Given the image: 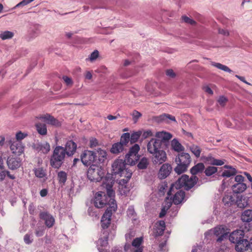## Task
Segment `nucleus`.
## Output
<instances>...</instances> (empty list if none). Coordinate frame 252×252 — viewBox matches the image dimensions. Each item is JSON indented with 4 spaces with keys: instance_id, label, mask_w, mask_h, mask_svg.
<instances>
[{
    "instance_id": "obj_35",
    "label": "nucleus",
    "mask_w": 252,
    "mask_h": 252,
    "mask_svg": "<svg viewBox=\"0 0 252 252\" xmlns=\"http://www.w3.org/2000/svg\"><path fill=\"white\" fill-rule=\"evenodd\" d=\"M169 196L167 194V196L166 197L165 200V205L162 207L160 213H159V218L163 217L166 213L168 209L171 207L172 205V202L171 201H168L169 200Z\"/></svg>"
},
{
    "instance_id": "obj_46",
    "label": "nucleus",
    "mask_w": 252,
    "mask_h": 252,
    "mask_svg": "<svg viewBox=\"0 0 252 252\" xmlns=\"http://www.w3.org/2000/svg\"><path fill=\"white\" fill-rule=\"evenodd\" d=\"M222 201L225 205L229 206L234 201V198L231 195L226 194L222 199Z\"/></svg>"
},
{
    "instance_id": "obj_12",
    "label": "nucleus",
    "mask_w": 252,
    "mask_h": 252,
    "mask_svg": "<svg viewBox=\"0 0 252 252\" xmlns=\"http://www.w3.org/2000/svg\"><path fill=\"white\" fill-rule=\"evenodd\" d=\"M142 240V238H137L132 241L131 246L129 244H126L125 246V251L129 252V250L132 247L133 252H142V248L140 247Z\"/></svg>"
},
{
    "instance_id": "obj_55",
    "label": "nucleus",
    "mask_w": 252,
    "mask_h": 252,
    "mask_svg": "<svg viewBox=\"0 0 252 252\" xmlns=\"http://www.w3.org/2000/svg\"><path fill=\"white\" fill-rule=\"evenodd\" d=\"M182 20L186 23L189 24L190 25H194L195 22L191 19H190L186 16H182Z\"/></svg>"
},
{
    "instance_id": "obj_7",
    "label": "nucleus",
    "mask_w": 252,
    "mask_h": 252,
    "mask_svg": "<svg viewBox=\"0 0 252 252\" xmlns=\"http://www.w3.org/2000/svg\"><path fill=\"white\" fill-rule=\"evenodd\" d=\"M114 184V180L112 179V178L110 177H106L103 180L102 184V186L105 188L107 191V195L106 196L109 198V200L108 202V205H109V207L111 206H112V199L115 201V203H116V201L114 199V197L115 196V191L112 189L113 185Z\"/></svg>"
},
{
    "instance_id": "obj_30",
    "label": "nucleus",
    "mask_w": 252,
    "mask_h": 252,
    "mask_svg": "<svg viewBox=\"0 0 252 252\" xmlns=\"http://www.w3.org/2000/svg\"><path fill=\"white\" fill-rule=\"evenodd\" d=\"M119 175L121 177L126 178V179H123L122 180L124 183H126L131 177L132 171L125 167Z\"/></svg>"
},
{
    "instance_id": "obj_1",
    "label": "nucleus",
    "mask_w": 252,
    "mask_h": 252,
    "mask_svg": "<svg viewBox=\"0 0 252 252\" xmlns=\"http://www.w3.org/2000/svg\"><path fill=\"white\" fill-rule=\"evenodd\" d=\"M112 206L108 208L102 216L101 220V224L102 228L100 237L97 242V246L98 250L99 252H109L108 249V239L110 237L113 239L115 235V227L113 225L111 226L110 232L107 229L110 225L111 218L113 212L117 210V204L115 203V201L113 199Z\"/></svg>"
},
{
    "instance_id": "obj_14",
    "label": "nucleus",
    "mask_w": 252,
    "mask_h": 252,
    "mask_svg": "<svg viewBox=\"0 0 252 252\" xmlns=\"http://www.w3.org/2000/svg\"><path fill=\"white\" fill-rule=\"evenodd\" d=\"M125 166L126 163L123 159H116L112 165L113 174H120Z\"/></svg>"
},
{
    "instance_id": "obj_32",
    "label": "nucleus",
    "mask_w": 252,
    "mask_h": 252,
    "mask_svg": "<svg viewBox=\"0 0 252 252\" xmlns=\"http://www.w3.org/2000/svg\"><path fill=\"white\" fill-rule=\"evenodd\" d=\"M241 220L243 222H249L252 220V210H247L241 215Z\"/></svg>"
},
{
    "instance_id": "obj_5",
    "label": "nucleus",
    "mask_w": 252,
    "mask_h": 252,
    "mask_svg": "<svg viewBox=\"0 0 252 252\" xmlns=\"http://www.w3.org/2000/svg\"><path fill=\"white\" fill-rule=\"evenodd\" d=\"M104 173L101 166L91 165L87 172V177L91 181L99 182L102 179Z\"/></svg>"
},
{
    "instance_id": "obj_56",
    "label": "nucleus",
    "mask_w": 252,
    "mask_h": 252,
    "mask_svg": "<svg viewBox=\"0 0 252 252\" xmlns=\"http://www.w3.org/2000/svg\"><path fill=\"white\" fill-rule=\"evenodd\" d=\"M27 134L19 131L17 132L16 135V140H19L21 141V140L25 138L27 136Z\"/></svg>"
},
{
    "instance_id": "obj_63",
    "label": "nucleus",
    "mask_w": 252,
    "mask_h": 252,
    "mask_svg": "<svg viewBox=\"0 0 252 252\" xmlns=\"http://www.w3.org/2000/svg\"><path fill=\"white\" fill-rule=\"evenodd\" d=\"M166 74L167 76L171 77L174 78L176 76V74L172 69H168L166 71Z\"/></svg>"
},
{
    "instance_id": "obj_25",
    "label": "nucleus",
    "mask_w": 252,
    "mask_h": 252,
    "mask_svg": "<svg viewBox=\"0 0 252 252\" xmlns=\"http://www.w3.org/2000/svg\"><path fill=\"white\" fill-rule=\"evenodd\" d=\"M97 161L96 163H103L107 159V153L105 150L98 148L96 150Z\"/></svg>"
},
{
    "instance_id": "obj_62",
    "label": "nucleus",
    "mask_w": 252,
    "mask_h": 252,
    "mask_svg": "<svg viewBox=\"0 0 252 252\" xmlns=\"http://www.w3.org/2000/svg\"><path fill=\"white\" fill-rule=\"evenodd\" d=\"M227 99L223 96H220L218 100L219 104L222 106H223L224 105Z\"/></svg>"
},
{
    "instance_id": "obj_59",
    "label": "nucleus",
    "mask_w": 252,
    "mask_h": 252,
    "mask_svg": "<svg viewBox=\"0 0 252 252\" xmlns=\"http://www.w3.org/2000/svg\"><path fill=\"white\" fill-rule=\"evenodd\" d=\"M127 215L129 217H132L135 215V211L132 206L129 207L127 210Z\"/></svg>"
},
{
    "instance_id": "obj_44",
    "label": "nucleus",
    "mask_w": 252,
    "mask_h": 252,
    "mask_svg": "<svg viewBox=\"0 0 252 252\" xmlns=\"http://www.w3.org/2000/svg\"><path fill=\"white\" fill-rule=\"evenodd\" d=\"M189 149L196 157L198 158L200 157L201 149L199 146L193 144L189 147Z\"/></svg>"
},
{
    "instance_id": "obj_39",
    "label": "nucleus",
    "mask_w": 252,
    "mask_h": 252,
    "mask_svg": "<svg viewBox=\"0 0 252 252\" xmlns=\"http://www.w3.org/2000/svg\"><path fill=\"white\" fill-rule=\"evenodd\" d=\"M36 130L39 134L42 135H45L47 134V130L45 124L38 123L35 125Z\"/></svg>"
},
{
    "instance_id": "obj_15",
    "label": "nucleus",
    "mask_w": 252,
    "mask_h": 252,
    "mask_svg": "<svg viewBox=\"0 0 252 252\" xmlns=\"http://www.w3.org/2000/svg\"><path fill=\"white\" fill-rule=\"evenodd\" d=\"M172 170L171 165L169 163H164L160 167L158 173V177L160 179L166 178L171 173Z\"/></svg>"
},
{
    "instance_id": "obj_41",
    "label": "nucleus",
    "mask_w": 252,
    "mask_h": 252,
    "mask_svg": "<svg viewBox=\"0 0 252 252\" xmlns=\"http://www.w3.org/2000/svg\"><path fill=\"white\" fill-rule=\"evenodd\" d=\"M129 141H130V134L129 133H124L122 135L119 143H121L122 145L125 147Z\"/></svg>"
},
{
    "instance_id": "obj_2",
    "label": "nucleus",
    "mask_w": 252,
    "mask_h": 252,
    "mask_svg": "<svg viewBox=\"0 0 252 252\" xmlns=\"http://www.w3.org/2000/svg\"><path fill=\"white\" fill-rule=\"evenodd\" d=\"M198 178L195 176H191L189 178V176L186 175H182L174 184L171 185L168 191V196L171 194L172 191L174 189H177L183 188L186 190H189L194 186Z\"/></svg>"
},
{
    "instance_id": "obj_61",
    "label": "nucleus",
    "mask_w": 252,
    "mask_h": 252,
    "mask_svg": "<svg viewBox=\"0 0 252 252\" xmlns=\"http://www.w3.org/2000/svg\"><path fill=\"white\" fill-rule=\"evenodd\" d=\"M63 79L64 81V82L66 83L67 85H72L73 83L72 80L71 78L68 77L66 76H64L63 77Z\"/></svg>"
},
{
    "instance_id": "obj_11",
    "label": "nucleus",
    "mask_w": 252,
    "mask_h": 252,
    "mask_svg": "<svg viewBox=\"0 0 252 252\" xmlns=\"http://www.w3.org/2000/svg\"><path fill=\"white\" fill-rule=\"evenodd\" d=\"M161 140L155 138H152L147 144V150L149 153L152 154L161 149Z\"/></svg>"
},
{
    "instance_id": "obj_42",
    "label": "nucleus",
    "mask_w": 252,
    "mask_h": 252,
    "mask_svg": "<svg viewBox=\"0 0 252 252\" xmlns=\"http://www.w3.org/2000/svg\"><path fill=\"white\" fill-rule=\"evenodd\" d=\"M58 179L60 184L64 185L67 180V174L63 171H61L58 173Z\"/></svg>"
},
{
    "instance_id": "obj_4",
    "label": "nucleus",
    "mask_w": 252,
    "mask_h": 252,
    "mask_svg": "<svg viewBox=\"0 0 252 252\" xmlns=\"http://www.w3.org/2000/svg\"><path fill=\"white\" fill-rule=\"evenodd\" d=\"M175 162L177 166L175 168V171L180 174L186 171L191 162L190 155L187 153H181L175 158Z\"/></svg>"
},
{
    "instance_id": "obj_38",
    "label": "nucleus",
    "mask_w": 252,
    "mask_h": 252,
    "mask_svg": "<svg viewBox=\"0 0 252 252\" xmlns=\"http://www.w3.org/2000/svg\"><path fill=\"white\" fill-rule=\"evenodd\" d=\"M211 64L212 66L225 72H227L230 73L233 72V71L230 69L227 66L223 65L220 63L212 62H211Z\"/></svg>"
},
{
    "instance_id": "obj_29",
    "label": "nucleus",
    "mask_w": 252,
    "mask_h": 252,
    "mask_svg": "<svg viewBox=\"0 0 252 252\" xmlns=\"http://www.w3.org/2000/svg\"><path fill=\"white\" fill-rule=\"evenodd\" d=\"M124 148L121 143L117 142L112 145L110 152L114 154H118L124 151Z\"/></svg>"
},
{
    "instance_id": "obj_36",
    "label": "nucleus",
    "mask_w": 252,
    "mask_h": 252,
    "mask_svg": "<svg viewBox=\"0 0 252 252\" xmlns=\"http://www.w3.org/2000/svg\"><path fill=\"white\" fill-rule=\"evenodd\" d=\"M205 166L203 163H199L193 166L190 169V172L192 176H195L196 174L201 172L204 169Z\"/></svg>"
},
{
    "instance_id": "obj_57",
    "label": "nucleus",
    "mask_w": 252,
    "mask_h": 252,
    "mask_svg": "<svg viewBox=\"0 0 252 252\" xmlns=\"http://www.w3.org/2000/svg\"><path fill=\"white\" fill-rule=\"evenodd\" d=\"M218 32L225 36H228L229 35V31L225 29H218Z\"/></svg>"
},
{
    "instance_id": "obj_10",
    "label": "nucleus",
    "mask_w": 252,
    "mask_h": 252,
    "mask_svg": "<svg viewBox=\"0 0 252 252\" xmlns=\"http://www.w3.org/2000/svg\"><path fill=\"white\" fill-rule=\"evenodd\" d=\"M103 192H97L95 194L94 200V203L95 207L97 208H102L104 207L105 205L107 204H108V202L107 201V197L104 194L103 195Z\"/></svg>"
},
{
    "instance_id": "obj_23",
    "label": "nucleus",
    "mask_w": 252,
    "mask_h": 252,
    "mask_svg": "<svg viewBox=\"0 0 252 252\" xmlns=\"http://www.w3.org/2000/svg\"><path fill=\"white\" fill-rule=\"evenodd\" d=\"M165 228V223L163 220H159L155 224L154 233L155 236L162 235Z\"/></svg>"
},
{
    "instance_id": "obj_17",
    "label": "nucleus",
    "mask_w": 252,
    "mask_h": 252,
    "mask_svg": "<svg viewBox=\"0 0 252 252\" xmlns=\"http://www.w3.org/2000/svg\"><path fill=\"white\" fill-rule=\"evenodd\" d=\"M64 149L65 150L67 156L68 157H71L76 152L77 144L72 140H68L65 143Z\"/></svg>"
},
{
    "instance_id": "obj_13",
    "label": "nucleus",
    "mask_w": 252,
    "mask_h": 252,
    "mask_svg": "<svg viewBox=\"0 0 252 252\" xmlns=\"http://www.w3.org/2000/svg\"><path fill=\"white\" fill-rule=\"evenodd\" d=\"M244 236L245 232L243 230H236L229 235V239L231 242L237 244L244 238Z\"/></svg>"
},
{
    "instance_id": "obj_50",
    "label": "nucleus",
    "mask_w": 252,
    "mask_h": 252,
    "mask_svg": "<svg viewBox=\"0 0 252 252\" xmlns=\"http://www.w3.org/2000/svg\"><path fill=\"white\" fill-rule=\"evenodd\" d=\"M132 116L133 121L136 123L138 121V120L141 117L142 114L139 112L134 110L132 113Z\"/></svg>"
},
{
    "instance_id": "obj_40",
    "label": "nucleus",
    "mask_w": 252,
    "mask_h": 252,
    "mask_svg": "<svg viewBox=\"0 0 252 252\" xmlns=\"http://www.w3.org/2000/svg\"><path fill=\"white\" fill-rule=\"evenodd\" d=\"M14 33L12 32L5 31L0 33V38L3 40L11 39L14 36Z\"/></svg>"
},
{
    "instance_id": "obj_48",
    "label": "nucleus",
    "mask_w": 252,
    "mask_h": 252,
    "mask_svg": "<svg viewBox=\"0 0 252 252\" xmlns=\"http://www.w3.org/2000/svg\"><path fill=\"white\" fill-rule=\"evenodd\" d=\"M217 171V168L214 166H209L205 170L206 176H211Z\"/></svg>"
},
{
    "instance_id": "obj_21",
    "label": "nucleus",
    "mask_w": 252,
    "mask_h": 252,
    "mask_svg": "<svg viewBox=\"0 0 252 252\" xmlns=\"http://www.w3.org/2000/svg\"><path fill=\"white\" fill-rule=\"evenodd\" d=\"M21 161L20 158L17 157H9L7 160V164L9 168L14 170L21 166Z\"/></svg>"
},
{
    "instance_id": "obj_53",
    "label": "nucleus",
    "mask_w": 252,
    "mask_h": 252,
    "mask_svg": "<svg viewBox=\"0 0 252 252\" xmlns=\"http://www.w3.org/2000/svg\"><path fill=\"white\" fill-rule=\"evenodd\" d=\"M99 53L97 50H94L90 56L89 60L91 61H93L96 59V58L98 57Z\"/></svg>"
},
{
    "instance_id": "obj_28",
    "label": "nucleus",
    "mask_w": 252,
    "mask_h": 252,
    "mask_svg": "<svg viewBox=\"0 0 252 252\" xmlns=\"http://www.w3.org/2000/svg\"><path fill=\"white\" fill-rule=\"evenodd\" d=\"M247 189V185L244 183H239L232 186L233 191L236 193H239L244 191Z\"/></svg>"
},
{
    "instance_id": "obj_33",
    "label": "nucleus",
    "mask_w": 252,
    "mask_h": 252,
    "mask_svg": "<svg viewBox=\"0 0 252 252\" xmlns=\"http://www.w3.org/2000/svg\"><path fill=\"white\" fill-rule=\"evenodd\" d=\"M36 149L43 154H47L50 150V146L47 142L39 143L36 146Z\"/></svg>"
},
{
    "instance_id": "obj_3",
    "label": "nucleus",
    "mask_w": 252,
    "mask_h": 252,
    "mask_svg": "<svg viewBox=\"0 0 252 252\" xmlns=\"http://www.w3.org/2000/svg\"><path fill=\"white\" fill-rule=\"evenodd\" d=\"M67 156L64 147L61 146H57L51 157V165L55 168H59L63 163L65 156Z\"/></svg>"
},
{
    "instance_id": "obj_37",
    "label": "nucleus",
    "mask_w": 252,
    "mask_h": 252,
    "mask_svg": "<svg viewBox=\"0 0 252 252\" xmlns=\"http://www.w3.org/2000/svg\"><path fill=\"white\" fill-rule=\"evenodd\" d=\"M155 136L158 138H160L161 140L164 141H167L170 139L172 135L169 132H166L164 131H159L157 132L156 133Z\"/></svg>"
},
{
    "instance_id": "obj_45",
    "label": "nucleus",
    "mask_w": 252,
    "mask_h": 252,
    "mask_svg": "<svg viewBox=\"0 0 252 252\" xmlns=\"http://www.w3.org/2000/svg\"><path fill=\"white\" fill-rule=\"evenodd\" d=\"M149 164L148 159L146 158H143L138 163L137 167L139 169H146Z\"/></svg>"
},
{
    "instance_id": "obj_22",
    "label": "nucleus",
    "mask_w": 252,
    "mask_h": 252,
    "mask_svg": "<svg viewBox=\"0 0 252 252\" xmlns=\"http://www.w3.org/2000/svg\"><path fill=\"white\" fill-rule=\"evenodd\" d=\"M214 234L218 237V242H221L227 236V233L225 232L224 228L219 226L215 228L214 230Z\"/></svg>"
},
{
    "instance_id": "obj_9",
    "label": "nucleus",
    "mask_w": 252,
    "mask_h": 252,
    "mask_svg": "<svg viewBox=\"0 0 252 252\" xmlns=\"http://www.w3.org/2000/svg\"><path fill=\"white\" fill-rule=\"evenodd\" d=\"M152 161L154 164H161L165 162L167 159V154L166 152L160 150L151 154Z\"/></svg>"
},
{
    "instance_id": "obj_16",
    "label": "nucleus",
    "mask_w": 252,
    "mask_h": 252,
    "mask_svg": "<svg viewBox=\"0 0 252 252\" xmlns=\"http://www.w3.org/2000/svg\"><path fill=\"white\" fill-rule=\"evenodd\" d=\"M174 192V190H172V193L169 195V200L168 201H171L172 203H174L175 204H179L182 202L183 200L185 193V192L182 190H178L174 195L173 198L171 196L172 194V192Z\"/></svg>"
},
{
    "instance_id": "obj_8",
    "label": "nucleus",
    "mask_w": 252,
    "mask_h": 252,
    "mask_svg": "<svg viewBox=\"0 0 252 252\" xmlns=\"http://www.w3.org/2000/svg\"><path fill=\"white\" fill-rule=\"evenodd\" d=\"M82 163L85 166H89L97 161V155L95 152L90 150H85L80 156Z\"/></svg>"
},
{
    "instance_id": "obj_49",
    "label": "nucleus",
    "mask_w": 252,
    "mask_h": 252,
    "mask_svg": "<svg viewBox=\"0 0 252 252\" xmlns=\"http://www.w3.org/2000/svg\"><path fill=\"white\" fill-rule=\"evenodd\" d=\"M210 163L214 165H222L224 163L222 160L215 159L214 158H210Z\"/></svg>"
},
{
    "instance_id": "obj_47",
    "label": "nucleus",
    "mask_w": 252,
    "mask_h": 252,
    "mask_svg": "<svg viewBox=\"0 0 252 252\" xmlns=\"http://www.w3.org/2000/svg\"><path fill=\"white\" fill-rule=\"evenodd\" d=\"M34 172L36 177L42 178L45 176L46 173L42 168H38L34 169Z\"/></svg>"
},
{
    "instance_id": "obj_6",
    "label": "nucleus",
    "mask_w": 252,
    "mask_h": 252,
    "mask_svg": "<svg viewBox=\"0 0 252 252\" xmlns=\"http://www.w3.org/2000/svg\"><path fill=\"white\" fill-rule=\"evenodd\" d=\"M139 150V146L137 144H135L130 148L129 152L126 155L124 160L125 163L130 165H135L139 159V156L138 155Z\"/></svg>"
},
{
    "instance_id": "obj_43",
    "label": "nucleus",
    "mask_w": 252,
    "mask_h": 252,
    "mask_svg": "<svg viewBox=\"0 0 252 252\" xmlns=\"http://www.w3.org/2000/svg\"><path fill=\"white\" fill-rule=\"evenodd\" d=\"M142 134V131L139 130L136 132H134L130 135V142L131 144H133L137 141Z\"/></svg>"
},
{
    "instance_id": "obj_26",
    "label": "nucleus",
    "mask_w": 252,
    "mask_h": 252,
    "mask_svg": "<svg viewBox=\"0 0 252 252\" xmlns=\"http://www.w3.org/2000/svg\"><path fill=\"white\" fill-rule=\"evenodd\" d=\"M237 206L240 208H244L250 204L249 198L247 196H241L238 197L236 201Z\"/></svg>"
},
{
    "instance_id": "obj_54",
    "label": "nucleus",
    "mask_w": 252,
    "mask_h": 252,
    "mask_svg": "<svg viewBox=\"0 0 252 252\" xmlns=\"http://www.w3.org/2000/svg\"><path fill=\"white\" fill-rule=\"evenodd\" d=\"M167 251L166 242L160 243L158 246L159 252H166Z\"/></svg>"
},
{
    "instance_id": "obj_31",
    "label": "nucleus",
    "mask_w": 252,
    "mask_h": 252,
    "mask_svg": "<svg viewBox=\"0 0 252 252\" xmlns=\"http://www.w3.org/2000/svg\"><path fill=\"white\" fill-rule=\"evenodd\" d=\"M158 121L159 122H164L169 123L170 121L176 122L175 117L168 114H163L158 117Z\"/></svg>"
},
{
    "instance_id": "obj_20",
    "label": "nucleus",
    "mask_w": 252,
    "mask_h": 252,
    "mask_svg": "<svg viewBox=\"0 0 252 252\" xmlns=\"http://www.w3.org/2000/svg\"><path fill=\"white\" fill-rule=\"evenodd\" d=\"M40 119L43 120L47 124L52 125L53 126L59 127L61 126V123L54 117L50 115L47 114L43 116L40 117Z\"/></svg>"
},
{
    "instance_id": "obj_24",
    "label": "nucleus",
    "mask_w": 252,
    "mask_h": 252,
    "mask_svg": "<svg viewBox=\"0 0 252 252\" xmlns=\"http://www.w3.org/2000/svg\"><path fill=\"white\" fill-rule=\"evenodd\" d=\"M249 241L245 238L242 239L240 242L235 245V250L237 252H242L248 251Z\"/></svg>"
},
{
    "instance_id": "obj_60",
    "label": "nucleus",
    "mask_w": 252,
    "mask_h": 252,
    "mask_svg": "<svg viewBox=\"0 0 252 252\" xmlns=\"http://www.w3.org/2000/svg\"><path fill=\"white\" fill-rule=\"evenodd\" d=\"M141 135L144 139H146L150 136H152L153 135V133L151 130H148L144 131L143 133H142Z\"/></svg>"
},
{
    "instance_id": "obj_51",
    "label": "nucleus",
    "mask_w": 252,
    "mask_h": 252,
    "mask_svg": "<svg viewBox=\"0 0 252 252\" xmlns=\"http://www.w3.org/2000/svg\"><path fill=\"white\" fill-rule=\"evenodd\" d=\"M45 228L44 226L38 227L36 228L35 234L37 237H40L44 235Z\"/></svg>"
},
{
    "instance_id": "obj_52",
    "label": "nucleus",
    "mask_w": 252,
    "mask_h": 252,
    "mask_svg": "<svg viewBox=\"0 0 252 252\" xmlns=\"http://www.w3.org/2000/svg\"><path fill=\"white\" fill-rule=\"evenodd\" d=\"M24 242L26 244H30L33 242L32 235V234H26L24 237Z\"/></svg>"
},
{
    "instance_id": "obj_34",
    "label": "nucleus",
    "mask_w": 252,
    "mask_h": 252,
    "mask_svg": "<svg viewBox=\"0 0 252 252\" xmlns=\"http://www.w3.org/2000/svg\"><path fill=\"white\" fill-rule=\"evenodd\" d=\"M171 146L174 151L178 152L184 151L185 149L184 147L176 139H174L171 141Z\"/></svg>"
},
{
    "instance_id": "obj_18",
    "label": "nucleus",
    "mask_w": 252,
    "mask_h": 252,
    "mask_svg": "<svg viewBox=\"0 0 252 252\" xmlns=\"http://www.w3.org/2000/svg\"><path fill=\"white\" fill-rule=\"evenodd\" d=\"M24 146L21 141L15 140L10 145V149L13 153L20 155L24 152Z\"/></svg>"
},
{
    "instance_id": "obj_64",
    "label": "nucleus",
    "mask_w": 252,
    "mask_h": 252,
    "mask_svg": "<svg viewBox=\"0 0 252 252\" xmlns=\"http://www.w3.org/2000/svg\"><path fill=\"white\" fill-rule=\"evenodd\" d=\"M0 179L2 181L7 174L8 171L3 169L0 170Z\"/></svg>"
},
{
    "instance_id": "obj_19",
    "label": "nucleus",
    "mask_w": 252,
    "mask_h": 252,
    "mask_svg": "<svg viewBox=\"0 0 252 252\" xmlns=\"http://www.w3.org/2000/svg\"><path fill=\"white\" fill-rule=\"evenodd\" d=\"M39 216L41 219L45 221V223L48 227H51L54 225L55 219L52 215L47 212H41Z\"/></svg>"
},
{
    "instance_id": "obj_27",
    "label": "nucleus",
    "mask_w": 252,
    "mask_h": 252,
    "mask_svg": "<svg viewBox=\"0 0 252 252\" xmlns=\"http://www.w3.org/2000/svg\"><path fill=\"white\" fill-rule=\"evenodd\" d=\"M224 168L227 169V170H224L222 172L221 175L222 177H230L235 175L236 174V170L235 168L232 167L231 166L224 165Z\"/></svg>"
},
{
    "instance_id": "obj_58",
    "label": "nucleus",
    "mask_w": 252,
    "mask_h": 252,
    "mask_svg": "<svg viewBox=\"0 0 252 252\" xmlns=\"http://www.w3.org/2000/svg\"><path fill=\"white\" fill-rule=\"evenodd\" d=\"M98 145V141L96 138H92L90 140V147L94 148Z\"/></svg>"
}]
</instances>
